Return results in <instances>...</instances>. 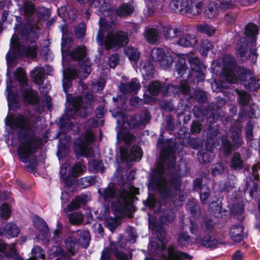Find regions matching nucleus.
Segmentation results:
<instances>
[{
	"label": "nucleus",
	"mask_w": 260,
	"mask_h": 260,
	"mask_svg": "<svg viewBox=\"0 0 260 260\" xmlns=\"http://www.w3.org/2000/svg\"><path fill=\"white\" fill-rule=\"evenodd\" d=\"M187 59L184 56H178L175 60L174 72L176 73L178 77L183 78L189 68L187 63Z\"/></svg>",
	"instance_id": "2eb2a0df"
},
{
	"label": "nucleus",
	"mask_w": 260,
	"mask_h": 260,
	"mask_svg": "<svg viewBox=\"0 0 260 260\" xmlns=\"http://www.w3.org/2000/svg\"><path fill=\"white\" fill-rule=\"evenodd\" d=\"M244 166V161L240 153L239 152H234L230 161V168L235 170H239L242 169Z\"/></svg>",
	"instance_id": "72a5a7b5"
},
{
	"label": "nucleus",
	"mask_w": 260,
	"mask_h": 260,
	"mask_svg": "<svg viewBox=\"0 0 260 260\" xmlns=\"http://www.w3.org/2000/svg\"><path fill=\"white\" fill-rule=\"evenodd\" d=\"M231 238L236 242H240L244 237V226L240 223L233 225L229 232Z\"/></svg>",
	"instance_id": "5701e85b"
},
{
	"label": "nucleus",
	"mask_w": 260,
	"mask_h": 260,
	"mask_svg": "<svg viewBox=\"0 0 260 260\" xmlns=\"http://www.w3.org/2000/svg\"><path fill=\"white\" fill-rule=\"evenodd\" d=\"M69 222L72 224H78L83 221L82 215L79 212H73L68 215Z\"/></svg>",
	"instance_id": "69168bd1"
},
{
	"label": "nucleus",
	"mask_w": 260,
	"mask_h": 260,
	"mask_svg": "<svg viewBox=\"0 0 260 260\" xmlns=\"http://www.w3.org/2000/svg\"><path fill=\"white\" fill-rule=\"evenodd\" d=\"M177 44L184 47H193L198 43L197 37L193 34H185L184 32L179 37Z\"/></svg>",
	"instance_id": "aec40b11"
},
{
	"label": "nucleus",
	"mask_w": 260,
	"mask_h": 260,
	"mask_svg": "<svg viewBox=\"0 0 260 260\" xmlns=\"http://www.w3.org/2000/svg\"><path fill=\"white\" fill-rule=\"evenodd\" d=\"M156 147L160 149V158L164 164L168 161L167 167L173 169L176 165L175 154L178 149L177 142L173 138L165 139L162 133H160L157 140Z\"/></svg>",
	"instance_id": "39448f33"
},
{
	"label": "nucleus",
	"mask_w": 260,
	"mask_h": 260,
	"mask_svg": "<svg viewBox=\"0 0 260 260\" xmlns=\"http://www.w3.org/2000/svg\"><path fill=\"white\" fill-rule=\"evenodd\" d=\"M167 251L168 256L166 255L163 256L166 260H182L184 258L190 259L192 258V256L187 253L176 250L173 245L169 246Z\"/></svg>",
	"instance_id": "dca6fc26"
},
{
	"label": "nucleus",
	"mask_w": 260,
	"mask_h": 260,
	"mask_svg": "<svg viewBox=\"0 0 260 260\" xmlns=\"http://www.w3.org/2000/svg\"><path fill=\"white\" fill-rule=\"evenodd\" d=\"M15 77L22 85H26L28 80L24 70L22 67H18L14 73Z\"/></svg>",
	"instance_id": "5fc2aeb1"
},
{
	"label": "nucleus",
	"mask_w": 260,
	"mask_h": 260,
	"mask_svg": "<svg viewBox=\"0 0 260 260\" xmlns=\"http://www.w3.org/2000/svg\"><path fill=\"white\" fill-rule=\"evenodd\" d=\"M23 12L24 16L27 19H30L36 12L35 4L31 1H26L23 5Z\"/></svg>",
	"instance_id": "de8ad7c7"
},
{
	"label": "nucleus",
	"mask_w": 260,
	"mask_h": 260,
	"mask_svg": "<svg viewBox=\"0 0 260 260\" xmlns=\"http://www.w3.org/2000/svg\"><path fill=\"white\" fill-rule=\"evenodd\" d=\"M164 92V96H173L174 97L180 98L178 85H173L171 84H167L166 83Z\"/></svg>",
	"instance_id": "09e8293b"
},
{
	"label": "nucleus",
	"mask_w": 260,
	"mask_h": 260,
	"mask_svg": "<svg viewBox=\"0 0 260 260\" xmlns=\"http://www.w3.org/2000/svg\"><path fill=\"white\" fill-rule=\"evenodd\" d=\"M125 54L131 61L137 63L139 60L140 54L137 48L128 46L125 50Z\"/></svg>",
	"instance_id": "a18cd8bd"
},
{
	"label": "nucleus",
	"mask_w": 260,
	"mask_h": 260,
	"mask_svg": "<svg viewBox=\"0 0 260 260\" xmlns=\"http://www.w3.org/2000/svg\"><path fill=\"white\" fill-rule=\"evenodd\" d=\"M179 95H189L191 91V87L187 80H183L180 81L179 86Z\"/></svg>",
	"instance_id": "13d9d810"
},
{
	"label": "nucleus",
	"mask_w": 260,
	"mask_h": 260,
	"mask_svg": "<svg viewBox=\"0 0 260 260\" xmlns=\"http://www.w3.org/2000/svg\"><path fill=\"white\" fill-rule=\"evenodd\" d=\"M75 237L78 245H80L82 248H87L90 241V235L88 230H78Z\"/></svg>",
	"instance_id": "4be33fe9"
},
{
	"label": "nucleus",
	"mask_w": 260,
	"mask_h": 260,
	"mask_svg": "<svg viewBox=\"0 0 260 260\" xmlns=\"http://www.w3.org/2000/svg\"><path fill=\"white\" fill-rule=\"evenodd\" d=\"M11 214L10 206L7 203H4L0 206V216L2 219L7 220Z\"/></svg>",
	"instance_id": "338daca9"
},
{
	"label": "nucleus",
	"mask_w": 260,
	"mask_h": 260,
	"mask_svg": "<svg viewBox=\"0 0 260 260\" xmlns=\"http://www.w3.org/2000/svg\"><path fill=\"white\" fill-rule=\"evenodd\" d=\"M139 69L145 80H150L153 77L154 67L150 60H142L139 65Z\"/></svg>",
	"instance_id": "f3484780"
},
{
	"label": "nucleus",
	"mask_w": 260,
	"mask_h": 260,
	"mask_svg": "<svg viewBox=\"0 0 260 260\" xmlns=\"http://www.w3.org/2000/svg\"><path fill=\"white\" fill-rule=\"evenodd\" d=\"M83 104L82 99H79L78 101L74 103L69 104V107L67 108V114H68L71 116V118H73L74 116L80 110Z\"/></svg>",
	"instance_id": "c03bdc74"
},
{
	"label": "nucleus",
	"mask_w": 260,
	"mask_h": 260,
	"mask_svg": "<svg viewBox=\"0 0 260 260\" xmlns=\"http://www.w3.org/2000/svg\"><path fill=\"white\" fill-rule=\"evenodd\" d=\"M98 192L103 197L105 202H109L111 199H114L116 196L117 189L109 183L106 188H100Z\"/></svg>",
	"instance_id": "412c9836"
},
{
	"label": "nucleus",
	"mask_w": 260,
	"mask_h": 260,
	"mask_svg": "<svg viewBox=\"0 0 260 260\" xmlns=\"http://www.w3.org/2000/svg\"><path fill=\"white\" fill-rule=\"evenodd\" d=\"M258 32V28L257 25L253 23H248L245 27L244 34L252 42H256Z\"/></svg>",
	"instance_id": "2f4dec72"
},
{
	"label": "nucleus",
	"mask_w": 260,
	"mask_h": 260,
	"mask_svg": "<svg viewBox=\"0 0 260 260\" xmlns=\"http://www.w3.org/2000/svg\"><path fill=\"white\" fill-rule=\"evenodd\" d=\"M221 150L225 156H229L232 154L234 149V145L231 141L225 136L221 137Z\"/></svg>",
	"instance_id": "e433bc0d"
},
{
	"label": "nucleus",
	"mask_w": 260,
	"mask_h": 260,
	"mask_svg": "<svg viewBox=\"0 0 260 260\" xmlns=\"http://www.w3.org/2000/svg\"><path fill=\"white\" fill-rule=\"evenodd\" d=\"M250 49L249 42L245 38L242 37L237 42L236 47L237 55L241 59L246 57L247 54Z\"/></svg>",
	"instance_id": "6ab92c4d"
},
{
	"label": "nucleus",
	"mask_w": 260,
	"mask_h": 260,
	"mask_svg": "<svg viewBox=\"0 0 260 260\" xmlns=\"http://www.w3.org/2000/svg\"><path fill=\"white\" fill-rule=\"evenodd\" d=\"M86 55V49L84 46H78L72 50L70 49L63 53L62 59L81 60L84 59Z\"/></svg>",
	"instance_id": "ddd939ff"
},
{
	"label": "nucleus",
	"mask_w": 260,
	"mask_h": 260,
	"mask_svg": "<svg viewBox=\"0 0 260 260\" xmlns=\"http://www.w3.org/2000/svg\"><path fill=\"white\" fill-rule=\"evenodd\" d=\"M187 61L191 70V72H189L187 74V79L189 80L193 77L194 79H192L193 83H194L195 80H196L197 83L204 81L205 79L206 66L198 57H188Z\"/></svg>",
	"instance_id": "6e6552de"
},
{
	"label": "nucleus",
	"mask_w": 260,
	"mask_h": 260,
	"mask_svg": "<svg viewBox=\"0 0 260 260\" xmlns=\"http://www.w3.org/2000/svg\"><path fill=\"white\" fill-rule=\"evenodd\" d=\"M146 41L151 44H154L159 41V36L157 30L154 28H148L144 32Z\"/></svg>",
	"instance_id": "c9c22d12"
},
{
	"label": "nucleus",
	"mask_w": 260,
	"mask_h": 260,
	"mask_svg": "<svg viewBox=\"0 0 260 260\" xmlns=\"http://www.w3.org/2000/svg\"><path fill=\"white\" fill-rule=\"evenodd\" d=\"M4 230L5 234L10 237H17L20 233V230L19 227L15 223L12 222H7L5 224Z\"/></svg>",
	"instance_id": "a19ab883"
},
{
	"label": "nucleus",
	"mask_w": 260,
	"mask_h": 260,
	"mask_svg": "<svg viewBox=\"0 0 260 260\" xmlns=\"http://www.w3.org/2000/svg\"><path fill=\"white\" fill-rule=\"evenodd\" d=\"M66 247L68 251L72 255L77 251L79 248V245L75 236H69L64 241Z\"/></svg>",
	"instance_id": "473e14b6"
},
{
	"label": "nucleus",
	"mask_w": 260,
	"mask_h": 260,
	"mask_svg": "<svg viewBox=\"0 0 260 260\" xmlns=\"http://www.w3.org/2000/svg\"><path fill=\"white\" fill-rule=\"evenodd\" d=\"M143 204L145 207L150 209H153L156 206L157 199L155 195L153 193H149L146 200L143 201Z\"/></svg>",
	"instance_id": "052dcab7"
},
{
	"label": "nucleus",
	"mask_w": 260,
	"mask_h": 260,
	"mask_svg": "<svg viewBox=\"0 0 260 260\" xmlns=\"http://www.w3.org/2000/svg\"><path fill=\"white\" fill-rule=\"evenodd\" d=\"M165 85V82H161L159 81H151L148 87V92L153 96H157L159 94L164 96Z\"/></svg>",
	"instance_id": "b1692460"
},
{
	"label": "nucleus",
	"mask_w": 260,
	"mask_h": 260,
	"mask_svg": "<svg viewBox=\"0 0 260 260\" xmlns=\"http://www.w3.org/2000/svg\"><path fill=\"white\" fill-rule=\"evenodd\" d=\"M129 188L133 193L126 189L121 188L118 192L116 200L112 203V209L121 216L126 215L129 216L137 210L134 202L138 198L135 194H139V189L133 185H131Z\"/></svg>",
	"instance_id": "20e7f679"
},
{
	"label": "nucleus",
	"mask_w": 260,
	"mask_h": 260,
	"mask_svg": "<svg viewBox=\"0 0 260 260\" xmlns=\"http://www.w3.org/2000/svg\"><path fill=\"white\" fill-rule=\"evenodd\" d=\"M242 129L239 127H234L231 131L232 144L235 149H238L242 144Z\"/></svg>",
	"instance_id": "a878e982"
},
{
	"label": "nucleus",
	"mask_w": 260,
	"mask_h": 260,
	"mask_svg": "<svg viewBox=\"0 0 260 260\" xmlns=\"http://www.w3.org/2000/svg\"><path fill=\"white\" fill-rule=\"evenodd\" d=\"M196 30L198 32L206 35L209 37L213 36L216 31L214 27L207 23L197 24L196 25Z\"/></svg>",
	"instance_id": "c85d7f7f"
},
{
	"label": "nucleus",
	"mask_w": 260,
	"mask_h": 260,
	"mask_svg": "<svg viewBox=\"0 0 260 260\" xmlns=\"http://www.w3.org/2000/svg\"><path fill=\"white\" fill-rule=\"evenodd\" d=\"M71 116L68 114H65L59 118V120L56 121V123L58 125L60 129L66 134V131L69 128L71 125L70 118Z\"/></svg>",
	"instance_id": "ea45409f"
},
{
	"label": "nucleus",
	"mask_w": 260,
	"mask_h": 260,
	"mask_svg": "<svg viewBox=\"0 0 260 260\" xmlns=\"http://www.w3.org/2000/svg\"><path fill=\"white\" fill-rule=\"evenodd\" d=\"M219 243L218 240L212 235H207L202 238V244L206 248H215Z\"/></svg>",
	"instance_id": "37998d69"
},
{
	"label": "nucleus",
	"mask_w": 260,
	"mask_h": 260,
	"mask_svg": "<svg viewBox=\"0 0 260 260\" xmlns=\"http://www.w3.org/2000/svg\"><path fill=\"white\" fill-rule=\"evenodd\" d=\"M193 113L194 116L197 119H199L201 120H204L206 119L207 116L209 114L208 108L202 106L194 107L193 109Z\"/></svg>",
	"instance_id": "49530a36"
},
{
	"label": "nucleus",
	"mask_w": 260,
	"mask_h": 260,
	"mask_svg": "<svg viewBox=\"0 0 260 260\" xmlns=\"http://www.w3.org/2000/svg\"><path fill=\"white\" fill-rule=\"evenodd\" d=\"M33 222L35 227L43 234H47L49 232V228L46 221L38 215H36L33 218Z\"/></svg>",
	"instance_id": "4c0bfd02"
},
{
	"label": "nucleus",
	"mask_w": 260,
	"mask_h": 260,
	"mask_svg": "<svg viewBox=\"0 0 260 260\" xmlns=\"http://www.w3.org/2000/svg\"><path fill=\"white\" fill-rule=\"evenodd\" d=\"M222 71L225 80L230 83H241L249 91L259 88V80H256L251 71L243 66H237L235 59L225 62Z\"/></svg>",
	"instance_id": "f03ea898"
},
{
	"label": "nucleus",
	"mask_w": 260,
	"mask_h": 260,
	"mask_svg": "<svg viewBox=\"0 0 260 260\" xmlns=\"http://www.w3.org/2000/svg\"><path fill=\"white\" fill-rule=\"evenodd\" d=\"M102 22H103L104 23H105V19L100 17L99 21L100 28L96 35V40L98 45L101 46L105 45V48H106L107 40L106 37H105V33L107 30L106 28H103L104 24H103Z\"/></svg>",
	"instance_id": "c756f323"
},
{
	"label": "nucleus",
	"mask_w": 260,
	"mask_h": 260,
	"mask_svg": "<svg viewBox=\"0 0 260 260\" xmlns=\"http://www.w3.org/2000/svg\"><path fill=\"white\" fill-rule=\"evenodd\" d=\"M134 7L133 5L126 3H122L115 9V14L121 18L131 16L134 12Z\"/></svg>",
	"instance_id": "bb28decb"
},
{
	"label": "nucleus",
	"mask_w": 260,
	"mask_h": 260,
	"mask_svg": "<svg viewBox=\"0 0 260 260\" xmlns=\"http://www.w3.org/2000/svg\"><path fill=\"white\" fill-rule=\"evenodd\" d=\"M165 54V50L160 48H154L150 52V57L152 61L159 62Z\"/></svg>",
	"instance_id": "864d4df0"
},
{
	"label": "nucleus",
	"mask_w": 260,
	"mask_h": 260,
	"mask_svg": "<svg viewBox=\"0 0 260 260\" xmlns=\"http://www.w3.org/2000/svg\"><path fill=\"white\" fill-rule=\"evenodd\" d=\"M106 250L111 251L118 260H128L127 255L124 252L119 251L118 244L114 241L110 242V248Z\"/></svg>",
	"instance_id": "f704fd0d"
},
{
	"label": "nucleus",
	"mask_w": 260,
	"mask_h": 260,
	"mask_svg": "<svg viewBox=\"0 0 260 260\" xmlns=\"http://www.w3.org/2000/svg\"><path fill=\"white\" fill-rule=\"evenodd\" d=\"M209 144L207 142L206 144V148L199 150L197 154L198 159L201 164L210 162L214 157L213 150L215 148V143H212L210 146Z\"/></svg>",
	"instance_id": "4468645a"
},
{
	"label": "nucleus",
	"mask_w": 260,
	"mask_h": 260,
	"mask_svg": "<svg viewBox=\"0 0 260 260\" xmlns=\"http://www.w3.org/2000/svg\"><path fill=\"white\" fill-rule=\"evenodd\" d=\"M239 103L243 106H246L248 105L250 100V94L248 92L242 90L238 92Z\"/></svg>",
	"instance_id": "680f3d73"
},
{
	"label": "nucleus",
	"mask_w": 260,
	"mask_h": 260,
	"mask_svg": "<svg viewBox=\"0 0 260 260\" xmlns=\"http://www.w3.org/2000/svg\"><path fill=\"white\" fill-rule=\"evenodd\" d=\"M106 50L112 49L116 51L127 45L129 37L127 32L120 30L109 33L106 36Z\"/></svg>",
	"instance_id": "0eeeda50"
},
{
	"label": "nucleus",
	"mask_w": 260,
	"mask_h": 260,
	"mask_svg": "<svg viewBox=\"0 0 260 260\" xmlns=\"http://www.w3.org/2000/svg\"><path fill=\"white\" fill-rule=\"evenodd\" d=\"M113 13V8L111 5L105 1L103 2L98 9V14L101 17H109Z\"/></svg>",
	"instance_id": "79ce46f5"
},
{
	"label": "nucleus",
	"mask_w": 260,
	"mask_h": 260,
	"mask_svg": "<svg viewBox=\"0 0 260 260\" xmlns=\"http://www.w3.org/2000/svg\"><path fill=\"white\" fill-rule=\"evenodd\" d=\"M86 170V166L81 162L75 163L72 167L71 175L73 177L77 178L82 175Z\"/></svg>",
	"instance_id": "4d7b16f0"
},
{
	"label": "nucleus",
	"mask_w": 260,
	"mask_h": 260,
	"mask_svg": "<svg viewBox=\"0 0 260 260\" xmlns=\"http://www.w3.org/2000/svg\"><path fill=\"white\" fill-rule=\"evenodd\" d=\"M222 205V202L219 198L216 197L212 198L209 203V210L215 217L220 218L222 216V212L225 211Z\"/></svg>",
	"instance_id": "a211bd4d"
},
{
	"label": "nucleus",
	"mask_w": 260,
	"mask_h": 260,
	"mask_svg": "<svg viewBox=\"0 0 260 260\" xmlns=\"http://www.w3.org/2000/svg\"><path fill=\"white\" fill-rule=\"evenodd\" d=\"M37 16L39 20H47L51 15L50 10L44 7H39L37 10Z\"/></svg>",
	"instance_id": "bf43d9fd"
},
{
	"label": "nucleus",
	"mask_w": 260,
	"mask_h": 260,
	"mask_svg": "<svg viewBox=\"0 0 260 260\" xmlns=\"http://www.w3.org/2000/svg\"><path fill=\"white\" fill-rule=\"evenodd\" d=\"M213 42L207 38H203L200 43L199 52L203 57H207L210 51H213Z\"/></svg>",
	"instance_id": "cd10ccee"
},
{
	"label": "nucleus",
	"mask_w": 260,
	"mask_h": 260,
	"mask_svg": "<svg viewBox=\"0 0 260 260\" xmlns=\"http://www.w3.org/2000/svg\"><path fill=\"white\" fill-rule=\"evenodd\" d=\"M86 24L84 22H81L75 28V35L76 37L78 39H82L86 34Z\"/></svg>",
	"instance_id": "774afa93"
},
{
	"label": "nucleus",
	"mask_w": 260,
	"mask_h": 260,
	"mask_svg": "<svg viewBox=\"0 0 260 260\" xmlns=\"http://www.w3.org/2000/svg\"><path fill=\"white\" fill-rule=\"evenodd\" d=\"M73 41V39L70 37V35L68 33H63L61 38V51L62 56L63 53H66V51L70 49L71 46L70 44Z\"/></svg>",
	"instance_id": "3c124183"
},
{
	"label": "nucleus",
	"mask_w": 260,
	"mask_h": 260,
	"mask_svg": "<svg viewBox=\"0 0 260 260\" xmlns=\"http://www.w3.org/2000/svg\"><path fill=\"white\" fill-rule=\"evenodd\" d=\"M193 98L199 103H205L207 100L206 92L201 88H199L194 91Z\"/></svg>",
	"instance_id": "e2e57ef3"
},
{
	"label": "nucleus",
	"mask_w": 260,
	"mask_h": 260,
	"mask_svg": "<svg viewBox=\"0 0 260 260\" xmlns=\"http://www.w3.org/2000/svg\"><path fill=\"white\" fill-rule=\"evenodd\" d=\"M233 0H218L217 2L209 3L204 11V16L207 19L214 18L218 12L219 8L221 10L226 11L233 5Z\"/></svg>",
	"instance_id": "1a4fd4ad"
},
{
	"label": "nucleus",
	"mask_w": 260,
	"mask_h": 260,
	"mask_svg": "<svg viewBox=\"0 0 260 260\" xmlns=\"http://www.w3.org/2000/svg\"><path fill=\"white\" fill-rule=\"evenodd\" d=\"M150 119V113L148 110H146L132 116L128 121L127 124L130 129L137 128L140 126L147 124Z\"/></svg>",
	"instance_id": "9b49d317"
},
{
	"label": "nucleus",
	"mask_w": 260,
	"mask_h": 260,
	"mask_svg": "<svg viewBox=\"0 0 260 260\" xmlns=\"http://www.w3.org/2000/svg\"><path fill=\"white\" fill-rule=\"evenodd\" d=\"M23 96L25 102L30 105H36L39 102L38 93L31 87L24 88L23 90Z\"/></svg>",
	"instance_id": "393cba45"
},
{
	"label": "nucleus",
	"mask_w": 260,
	"mask_h": 260,
	"mask_svg": "<svg viewBox=\"0 0 260 260\" xmlns=\"http://www.w3.org/2000/svg\"><path fill=\"white\" fill-rule=\"evenodd\" d=\"M79 75L76 70L70 67L67 68L63 72L62 86L63 91L67 93L72 86L73 81L78 78Z\"/></svg>",
	"instance_id": "f8f14e48"
},
{
	"label": "nucleus",
	"mask_w": 260,
	"mask_h": 260,
	"mask_svg": "<svg viewBox=\"0 0 260 260\" xmlns=\"http://www.w3.org/2000/svg\"><path fill=\"white\" fill-rule=\"evenodd\" d=\"M162 176L153 174L152 175L148 184V188L155 191L159 187V196L165 203L173 201L181 190L182 181L180 177L173 176L169 179L168 182H165L160 184L163 180Z\"/></svg>",
	"instance_id": "7ed1b4c3"
},
{
	"label": "nucleus",
	"mask_w": 260,
	"mask_h": 260,
	"mask_svg": "<svg viewBox=\"0 0 260 260\" xmlns=\"http://www.w3.org/2000/svg\"><path fill=\"white\" fill-rule=\"evenodd\" d=\"M187 26L181 25L168 24L161 27V34L166 40H171L181 37L182 35L187 31Z\"/></svg>",
	"instance_id": "9d476101"
},
{
	"label": "nucleus",
	"mask_w": 260,
	"mask_h": 260,
	"mask_svg": "<svg viewBox=\"0 0 260 260\" xmlns=\"http://www.w3.org/2000/svg\"><path fill=\"white\" fill-rule=\"evenodd\" d=\"M86 202L85 198L80 196H77L67 206V209L69 211H72L77 210L80 208L82 204Z\"/></svg>",
	"instance_id": "8fccbe9b"
},
{
	"label": "nucleus",
	"mask_w": 260,
	"mask_h": 260,
	"mask_svg": "<svg viewBox=\"0 0 260 260\" xmlns=\"http://www.w3.org/2000/svg\"><path fill=\"white\" fill-rule=\"evenodd\" d=\"M35 153L30 155L28 161L27 162H29L26 166L27 170L30 173H34L38 165L37 156L34 155Z\"/></svg>",
	"instance_id": "0e129e2a"
},
{
	"label": "nucleus",
	"mask_w": 260,
	"mask_h": 260,
	"mask_svg": "<svg viewBox=\"0 0 260 260\" xmlns=\"http://www.w3.org/2000/svg\"><path fill=\"white\" fill-rule=\"evenodd\" d=\"M14 29L19 33L21 37H28L32 30V26L29 23L21 22L20 24H15Z\"/></svg>",
	"instance_id": "58836bf2"
},
{
	"label": "nucleus",
	"mask_w": 260,
	"mask_h": 260,
	"mask_svg": "<svg viewBox=\"0 0 260 260\" xmlns=\"http://www.w3.org/2000/svg\"><path fill=\"white\" fill-rule=\"evenodd\" d=\"M95 182V177L87 176L81 178L78 182L79 186L81 188H85L93 185Z\"/></svg>",
	"instance_id": "6e6d98bb"
},
{
	"label": "nucleus",
	"mask_w": 260,
	"mask_h": 260,
	"mask_svg": "<svg viewBox=\"0 0 260 260\" xmlns=\"http://www.w3.org/2000/svg\"><path fill=\"white\" fill-rule=\"evenodd\" d=\"M5 122L7 126L11 128L15 127L21 130L18 136L20 142L18 155L22 162L26 163L30 155L42 148L43 142L42 138L36 135L30 127L29 118L23 114H19L16 119L13 117L7 116Z\"/></svg>",
	"instance_id": "f257e3e1"
},
{
	"label": "nucleus",
	"mask_w": 260,
	"mask_h": 260,
	"mask_svg": "<svg viewBox=\"0 0 260 260\" xmlns=\"http://www.w3.org/2000/svg\"><path fill=\"white\" fill-rule=\"evenodd\" d=\"M89 143L83 139L79 138L74 143V151L77 155L84 156Z\"/></svg>",
	"instance_id": "7c9ffc66"
},
{
	"label": "nucleus",
	"mask_w": 260,
	"mask_h": 260,
	"mask_svg": "<svg viewBox=\"0 0 260 260\" xmlns=\"http://www.w3.org/2000/svg\"><path fill=\"white\" fill-rule=\"evenodd\" d=\"M154 230L158 240L163 243L166 240V231L165 228L159 223L154 225Z\"/></svg>",
	"instance_id": "603ef678"
},
{
	"label": "nucleus",
	"mask_w": 260,
	"mask_h": 260,
	"mask_svg": "<svg viewBox=\"0 0 260 260\" xmlns=\"http://www.w3.org/2000/svg\"><path fill=\"white\" fill-rule=\"evenodd\" d=\"M203 3L197 0H172L169 4L171 9L176 13L180 14L198 15Z\"/></svg>",
	"instance_id": "423d86ee"
}]
</instances>
